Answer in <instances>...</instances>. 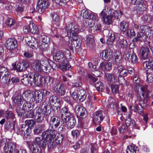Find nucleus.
<instances>
[{"instance_id":"f257e3e1","label":"nucleus","mask_w":153,"mask_h":153,"mask_svg":"<svg viewBox=\"0 0 153 153\" xmlns=\"http://www.w3.org/2000/svg\"><path fill=\"white\" fill-rule=\"evenodd\" d=\"M138 88L142 91V94L141 96L139 95H137V100L135 101V105L129 106L130 110L136 112L138 111V107L137 104L140 106L142 109L147 107L149 98L152 96L151 92L148 91L147 86L143 85H139Z\"/></svg>"},{"instance_id":"f03ea898","label":"nucleus","mask_w":153,"mask_h":153,"mask_svg":"<svg viewBox=\"0 0 153 153\" xmlns=\"http://www.w3.org/2000/svg\"><path fill=\"white\" fill-rule=\"evenodd\" d=\"M87 19L88 22V29L92 32L99 30L100 29L101 25L99 22L98 17L96 14L87 9Z\"/></svg>"},{"instance_id":"7ed1b4c3","label":"nucleus","mask_w":153,"mask_h":153,"mask_svg":"<svg viewBox=\"0 0 153 153\" xmlns=\"http://www.w3.org/2000/svg\"><path fill=\"white\" fill-rule=\"evenodd\" d=\"M107 9L108 8L105 7L99 15L104 24L109 25L112 23L113 18L114 17L117 19L121 13L120 10L115 11L113 9H111L108 11V15H107L106 12Z\"/></svg>"},{"instance_id":"20e7f679","label":"nucleus","mask_w":153,"mask_h":153,"mask_svg":"<svg viewBox=\"0 0 153 153\" xmlns=\"http://www.w3.org/2000/svg\"><path fill=\"white\" fill-rule=\"evenodd\" d=\"M50 125L52 128L56 129L58 132H61L65 129L64 124L60 118L57 116L51 117L49 121Z\"/></svg>"},{"instance_id":"39448f33","label":"nucleus","mask_w":153,"mask_h":153,"mask_svg":"<svg viewBox=\"0 0 153 153\" xmlns=\"http://www.w3.org/2000/svg\"><path fill=\"white\" fill-rule=\"evenodd\" d=\"M43 138L47 140L48 143V147L50 149L55 148L53 144V138L54 137L55 131L54 129H48L42 133Z\"/></svg>"},{"instance_id":"423d86ee","label":"nucleus","mask_w":153,"mask_h":153,"mask_svg":"<svg viewBox=\"0 0 153 153\" xmlns=\"http://www.w3.org/2000/svg\"><path fill=\"white\" fill-rule=\"evenodd\" d=\"M30 82L32 86H40L43 85L44 82L43 76L38 73L32 72L30 74Z\"/></svg>"},{"instance_id":"0eeeda50","label":"nucleus","mask_w":153,"mask_h":153,"mask_svg":"<svg viewBox=\"0 0 153 153\" xmlns=\"http://www.w3.org/2000/svg\"><path fill=\"white\" fill-rule=\"evenodd\" d=\"M66 29L70 39L74 38L75 39H77L79 29L76 25L74 24L73 25L71 23L68 24L66 25Z\"/></svg>"},{"instance_id":"6e6552de","label":"nucleus","mask_w":153,"mask_h":153,"mask_svg":"<svg viewBox=\"0 0 153 153\" xmlns=\"http://www.w3.org/2000/svg\"><path fill=\"white\" fill-rule=\"evenodd\" d=\"M70 53L68 49H66L64 53V54L62 52L58 51L53 55V58L54 60L56 62H65L66 59L70 56Z\"/></svg>"},{"instance_id":"1a4fd4ad","label":"nucleus","mask_w":153,"mask_h":153,"mask_svg":"<svg viewBox=\"0 0 153 153\" xmlns=\"http://www.w3.org/2000/svg\"><path fill=\"white\" fill-rule=\"evenodd\" d=\"M48 103L51 105L52 109L55 112H57L59 110L60 103L58 97L54 95H50L48 99Z\"/></svg>"},{"instance_id":"9d476101","label":"nucleus","mask_w":153,"mask_h":153,"mask_svg":"<svg viewBox=\"0 0 153 153\" xmlns=\"http://www.w3.org/2000/svg\"><path fill=\"white\" fill-rule=\"evenodd\" d=\"M32 68L35 70L40 72H48L49 71L50 69V65L47 64L43 65L39 60H35L32 64Z\"/></svg>"},{"instance_id":"9b49d317","label":"nucleus","mask_w":153,"mask_h":153,"mask_svg":"<svg viewBox=\"0 0 153 153\" xmlns=\"http://www.w3.org/2000/svg\"><path fill=\"white\" fill-rule=\"evenodd\" d=\"M143 0H131L130 4L136 7L137 13L141 14H142L146 9L143 4Z\"/></svg>"},{"instance_id":"f8f14e48","label":"nucleus","mask_w":153,"mask_h":153,"mask_svg":"<svg viewBox=\"0 0 153 153\" xmlns=\"http://www.w3.org/2000/svg\"><path fill=\"white\" fill-rule=\"evenodd\" d=\"M103 33L105 36H106L107 38L106 42L107 44L109 47H112L113 45V42L115 38L114 33L112 31L106 29L103 30Z\"/></svg>"},{"instance_id":"ddd939ff","label":"nucleus","mask_w":153,"mask_h":153,"mask_svg":"<svg viewBox=\"0 0 153 153\" xmlns=\"http://www.w3.org/2000/svg\"><path fill=\"white\" fill-rule=\"evenodd\" d=\"M16 144L10 139L6 140V142L4 147V150L5 153H13L15 150Z\"/></svg>"},{"instance_id":"4468645a","label":"nucleus","mask_w":153,"mask_h":153,"mask_svg":"<svg viewBox=\"0 0 153 153\" xmlns=\"http://www.w3.org/2000/svg\"><path fill=\"white\" fill-rule=\"evenodd\" d=\"M49 5L48 0H39L36 9L38 12L42 14Z\"/></svg>"},{"instance_id":"2eb2a0df","label":"nucleus","mask_w":153,"mask_h":153,"mask_svg":"<svg viewBox=\"0 0 153 153\" xmlns=\"http://www.w3.org/2000/svg\"><path fill=\"white\" fill-rule=\"evenodd\" d=\"M35 114L34 118L38 123H42L44 119V115L42 113V109L40 107L37 106L34 109Z\"/></svg>"},{"instance_id":"dca6fc26","label":"nucleus","mask_w":153,"mask_h":153,"mask_svg":"<svg viewBox=\"0 0 153 153\" xmlns=\"http://www.w3.org/2000/svg\"><path fill=\"white\" fill-rule=\"evenodd\" d=\"M100 56L104 60L110 61L113 57V51L110 49H106L100 53Z\"/></svg>"},{"instance_id":"f3484780","label":"nucleus","mask_w":153,"mask_h":153,"mask_svg":"<svg viewBox=\"0 0 153 153\" xmlns=\"http://www.w3.org/2000/svg\"><path fill=\"white\" fill-rule=\"evenodd\" d=\"M61 117L63 121H65L67 118L71 117L72 114L69 108L66 107H63L60 112Z\"/></svg>"},{"instance_id":"a211bd4d","label":"nucleus","mask_w":153,"mask_h":153,"mask_svg":"<svg viewBox=\"0 0 153 153\" xmlns=\"http://www.w3.org/2000/svg\"><path fill=\"white\" fill-rule=\"evenodd\" d=\"M75 112L76 114L79 116L81 119H83L85 118L86 117L85 111H86L85 108L79 105H77L75 107Z\"/></svg>"},{"instance_id":"6ab92c4d","label":"nucleus","mask_w":153,"mask_h":153,"mask_svg":"<svg viewBox=\"0 0 153 153\" xmlns=\"http://www.w3.org/2000/svg\"><path fill=\"white\" fill-rule=\"evenodd\" d=\"M103 116L102 111H97L94 114L93 120L94 123H100L103 120Z\"/></svg>"},{"instance_id":"aec40b11","label":"nucleus","mask_w":153,"mask_h":153,"mask_svg":"<svg viewBox=\"0 0 153 153\" xmlns=\"http://www.w3.org/2000/svg\"><path fill=\"white\" fill-rule=\"evenodd\" d=\"M124 56L126 60H128L132 63L135 64L137 62L138 59L136 55L131 52L125 53Z\"/></svg>"},{"instance_id":"412c9836","label":"nucleus","mask_w":153,"mask_h":153,"mask_svg":"<svg viewBox=\"0 0 153 153\" xmlns=\"http://www.w3.org/2000/svg\"><path fill=\"white\" fill-rule=\"evenodd\" d=\"M17 41L15 39H9L6 42L5 45L8 49L13 50L17 47Z\"/></svg>"},{"instance_id":"4be33fe9","label":"nucleus","mask_w":153,"mask_h":153,"mask_svg":"<svg viewBox=\"0 0 153 153\" xmlns=\"http://www.w3.org/2000/svg\"><path fill=\"white\" fill-rule=\"evenodd\" d=\"M35 140L36 145L42 148H45L47 145L48 146V142L45 139L43 138L42 139L40 137H36L35 138Z\"/></svg>"},{"instance_id":"5701e85b","label":"nucleus","mask_w":153,"mask_h":153,"mask_svg":"<svg viewBox=\"0 0 153 153\" xmlns=\"http://www.w3.org/2000/svg\"><path fill=\"white\" fill-rule=\"evenodd\" d=\"M10 73L7 71L1 74V76H2V78L1 79V82L8 85L10 82V76L9 78Z\"/></svg>"},{"instance_id":"b1692460","label":"nucleus","mask_w":153,"mask_h":153,"mask_svg":"<svg viewBox=\"0 0 153 153\" xmlns=\"http://www.w3.org/2000/svg\"><path fill=\"white\" fill-rule=\"evenodd\" d=\"M21 129L22 134L26 137L28 136L31 133V129L27 125H22Z\"/></svg>"},{"instance_id":"393cba45","label":"nucleus","mask_w":153,"mask_h":153,"mask_svg":"<svg viewBox=\"0 0 153 153\" xmlns=\"http://www.w3.org/2000/svg\"><path fill=\"white\" fill-rule=\"evenodd\" d=\"M64 122L66 123L68 128L71 129L74 126L76 121L71 116L67 118L65 121H63V123Z\"/></svg>"},{"instance_id":"a878e982","label":"nucleus","mask_w":153,"mask_h":153,"mask_svg":"<svg viewBox=\"0 0 153 153\" xmlns=\"http://www.w3.org/2000/svg\"><path fill=\"white\" fill-rule=\"evenodd\" d=\"M112 67V64L110 62H102L100 64L99 69L103 71L104 69L109 71L111 69Z\"/></svg>"},{"instance_id":"bb28decb","label":"nucleus","mask_w":153,"mask_h":153,"mask_svg":"<svg viewBox=\"0 0 153 153\" xmlns=\"http://www.w3.org/2000/svg\"><path fill=\"white\" fill-rule=\"evenodd\" d=\"M5 24L11 29H16L17 24L15 20L11 18L8 19L5 22Z\"/></svg>"},{"instance_id":"cd10ccee","label":"nucleus","mask_w":153,"mask_h":153,"mask_svg":"<svg viewBox=\"0 0 153 153\" xmlns=\"http://www.w3.org/2000/svg\"><path fill=\"white\" fill-rule=\"evenodd\" d=\"M128 74L127 70L124 69V68L122 69V71L119 74V75L120 76V77H122L121 79L122 81H121V80H120L119 78H118L119 82L122 85H123L126 84V81L124 79L123 77L126 76Z\"/></svg>"},{"instance_id":"c85d7f7f","label":"nucleus","mask_w":153,"mask_h":153,"mask_svg":"<svg viewBox=\"0 0 153 153\" xmlns=\"http://www.w3.org/2000/svg\"><path fill=\"white\" fill-rule=\"evenodd\" d=\"M105 76L108 82L111 83L116 82L118 79L117 77H115L114 74L111 73H106Z\"/></svg>"},{"instance_id":"c756f323","label":"nucleus","mask_w":153,"mask_h":153,"mask_svg":"<svg viewBox=\"0 0 153 153\" xmlns=\"http://www.w3.org/2000/svg\"><path fill=\"white\" fill-rule=\"evenodd\" d=\"M140 53L141 54L142 59L145 60L148 58L149 50L147 48L143 47L141 48Z\"/></svg>"},{"instance_id":"7c9ffc66","label":"nucleus","mask_w":153,"mask_h":153,"mask_svg":"<svg viewBox=\"0 0 153 153\" xmlns=\"http://www.w3.org/2000/svg\"><path fill=\"white\" fill-rule=\"evenodd\" d=\"M41 39L42 40V42L43 43L42 44H39V47L41 49H43V50L46 49V48L47 46L45 47V48L43 47L44 45H46L47 46V44L49 42V37L45 35L41 36Z\"/></svg>"},{"instance_id":"2f4dec72","label":"nucleus","mask_w":153,"mask_h":153,"mask_svg":"<svg viewBox=\"0 0 153 153\" xmlns=\"http://www.w3.org/2000/svg\"><path fill=\"white\" fill-rule=\"evenodd\" d=\"M70 93L71 94V97L75 100H77L79 95L78 91L77 89L73 87L71 88L70 91Z\"/></svg>"},{"instance_id":"473e14b6","label":"nucleus","mask_w":153,"mask_h":153,"mask_svg":"<svg viewBox=\"0 0 153 153\" xmlns=\"http://www.w3.org/2000/svg\"><path fill=\"white\" fill-rule=\"evenodd\" d=\"M27 39V38H26V39H25L26 43H27L28 45L32 49H36L37 48L39 47H40L39 44L38 45L36 40H35L34 41V40L32 39L31 41H29Z\"/></svg>"},{"instance_id":"72a5a7b5","label":"nucleus","mask_w":153,"mask_h":153,"mask_svg":"<svg viewBox=\"0 0 153 153\" xmlns=\"http://www.w3.org/2000/svg\"><path fill=\"white\" fill-rule=\"evenodd\" d=\"M138 148L134 144L127 146L126 152V153H137L138 152Z\"/></svg>"},{"instance_id":"f704fd0d","label":"nucleus","mask_w":153,"mask_h":153,"mask_svg":"<svg viewBox=\"0 0 153 153\" xmlns=\"http://www.w3.org/2000/svg\"><path fill=\"white\" fill-rule=\"evenodd\" d=\"M115 62L114 65L121 64L122 62V56L121 53L116 51L114 55Z\"/></svg>"},{"instance_id":"c9c22d12","label":"nucleus","mask_w":153,"mask_h":153,"mask_svg":"<svg viewBox=\"0 0 153 153\" xmlns=\"http://www.w3.org/2000/svg\"><path fill=\"white\" fill-rule=\"evenodd\" d=\"M35 99V102L38 103L40 102L42 99V96L41 94V92L39 91H37L35 92L34 94Z\"/></svg>"},{"instance_id":"e433bc0d","label":"nucleus","mask_w":153,"mask_h":153,"mask_svg":"<svg viewBox=\"0 0 153 153\" xmlns=\"http://www.w3.org/2000/svg\"><path fill=\"white\" fill-rule=\"evenodd\" d=\"M34 111V109L32 110V108L30 110L25 112L24 113V117L27 118H34L35 116V113Z\"/></svg>"},{"instance_id":"4c0bfd02","label":"nucleus","mask_w":153,"mask_h":153,"mask_svg":"<svg viewBox=\"0 0 153 153\" xmlns=\"http://www.w3.org/2000/svg\"><path fill=\"white\" fill-rule=\"evenodd\" d=\"M70 39L71 41L72 47L76 49L79 48L81 45L79 40L77 38V39H75L74 38H70Z\"/></svg>"},{"instance_id":"58836bf2","label":"nucleus","mask_w":153,"mask_h":153,"mask_svg":"<svg viewBox=\"0 0 153 153\" xmlns=\"http://www.w3.org/2000/svg\"><path fill=\"white\" fill-rule=\"evenodd\" d=\"M22 97L20 95H18L15 97L13 100V103L15 106H20L23 102L22 99Z\"/></svg>"},{"instance_id":"ea45409f","label":"nucleus","mask_w":153,"mask_h":153,"mask_svg":"<svg viewBox=\"0 0 153 153\" xmlns=\"http://www.w3.org/2000/svg\"><path fill=\"white\" fill-rule=\"evenodd\" d=\"M146 38V36L139 31L137 32V36L133 39L134 41H137L138 40L140 42L142 41Z\"/></svg>"},{"instance_id":"a19ab883","label":"nucleus","mask_w":153,"mask_h":153,"mask_svg":"<svg viewBox=\"0 0 153 153\" xmlns=\"http://www.w3.org/2000/svg\"><path fill=\"white\" fill-rule=\"evenodd\" d=\"M128 23L124 21L120 22L119 26L120 30L124 32L126 31L128 29Z\"/></svg>"},{"instance_id":"79ce46f5","label":"nucleus","mask_w":153,"mask_h":153,"mask_svg":"<svg viewBox=\"0 0 153 153\" xmlns=\"http://www.w3.org/2000/svg\"><path fill=\"white\" fill-rule=\"evenodd\" d=\"M144 67L147 69H150L151 70H153V61L149 60L148 61H146L143 62Z\"/></svg>"},{"instance_id":"37998d69","label":"nucleus","mask_w":153,"mask_h":153,"mask_svg":"<svg viewBox=\"0 0 153 153\" xmlns=\"http://www.w3.org/2000/svg\"><path fill=\"white\" fill-rule=\"evenodd\" d=\"M29 25L30 32L34 34L38 33L39 30L35 25L33 23H30Z\"/></svg>"},{"instance_id":"c03bdc74","label":"nucleus","mask_w":153,"mask_h":153,"mask_svg":"<svg viewBox=\"0 0 153 153\" xmlns=\"http://www.w3.org/2000/svg\"><path fill=\"white\" fill-rule=\"evenodd\" d=\"M92 61L94 62V64L91 62H89L88 63V65L89 68L91 71H93L96 68V65H97L98 62V59L96 58H94L93 59Z\"/></svg>"},{"instance_id":"a18cd8bd","label":"nucleus","mask_w":153,"mask_h":153,"mask_svg":"<svg viewBox=\"0 0 153 153\" xmlns=\"http://www.w3.org/2000/svg\"><path fill=\"white\" fill-rule=\"evenodd\" d=\"M131 123L132 125V126L135 129H139L140 127L137 125L135 121L131 120H126L125 121V123L127 126H129L131 124Z\"/></svg>"},{"instance_id":"49530a36","label":"nucleus","mask_w":153,"mask_h":153,"mask_svg":"<svg viewBox=\"0 0 153 153\" xmlns=\"http://www.w3.org/2000/svg\"><path fill=\"white\" fill-rule=\"evenodd\" d=\"M32 72H30L28 74V76L27 77V75H25V77H24L23 79H21V81L22 83L25 85H27L29 84L30 85V74H31Z\"/></svg>"},{"instance_id":"de8ad7c7","label":"nucleus","mask_w":153,"mask_h":153,"mask_svg":"<svg viewBox=\"0 0 153 153\" xmlns=\"http://www.w3.org/2000/svg\"><path fill=\"white\" fill-rule=\"evenodd\" d=\"M51 16L52 18L53 22L55 24L58 25L59 22V18L57 14L55 12H53L51 13Z\"/></svg>"},{"instance_id":"09e8293b","label":"nucleus","mask_w":153,"mask_h":153,"mask_svg":"<svg viewBox=\"0 0 153 153\" xmlns=\"http://www.w3.org/2000/svg\"><path fill=\"white\" fill-rule=\"evenodd\" d=\"M142 19L144 22L148 23L152 22L153 17L152 16L149 14H146L142 17Z\"/></svg>"},{"instance_id":"8fccbe9b","label":"nucleus","mask_w":153,"mask_h":153,"mask_svg":"<svg viewBox=\"0 0 153 153\" xmlns=\"http://www.w3.org/2000/svg\"><path fill=\"white\" fill-rule=\"evenodd\" d=\"M94 41L93 36H91L90 37L87 39V45L90 48H92L94 47Z\"/></svg>"},{"instance_id":"3c124183","label":"nucleus","mask_w":153,"mask_h":153,"mask_svg":"<svg viewBox=\"0 0 153 153\" xmlns=\"http://www.w3.org/2000/svg\"><path fill=\"white\" fill-rule=\"evenodd\" d=\"M149 27L146 25H142L140 27L139 32L146 36L149 31Z\"/></svg>"},{"instance_id":"603ef678","label":"nucleus","mask_w":153,"mask_h":153,"mask_svg":"<svg viewBox=\"0 0 153 153\" xmlns=\"http://www.w3.org/2000/svg\"><path fill=\"white\" fill-rule=\"evenodd\" d=\"M95 85L97 90L99 91H102L104 89V87L101 82L99 81L96 82Z\"/></svg>"},{"instance_id":"864d4df0","label":"nucleus","mask_w":153,"mask_h":153,"mask_svg":"<svg viewBox=\"0 0 153 153\" xmlns=\"http://www.w3.org/2000/svg\"><path fill=\"white\" fill-rule=\"evenodd\" d=\"M123 68L121 64H115L114 65V71H115L116 72H117V73L119 74Z\"/></svg>"},{"instance_id":"5fc2aeb1","label":"nucleus","mask_w":153,"mask_h":153,"mask_svg":"<svg viewBox=\"0 0 153 153\" xmlns=\"http://www.w3.org/2000/svg\"><path fill=\"white\" fill-rule=\"evenodd\" d=\"M31 91L30 90H28L22 94V97H23V99L25 100L26 101H28V100L31 97Z\"/></svg>"},{"instance_id":"6e6d98bb","label":"nucleus","mask_w":153,"mask_h":153,"mask_svg":"<svg viewBox=\"0 0 153 153\" xmlns=\"http://www.w3.org/2000/svg\"><path fill=\"white\" fill-rule=\"evenodd\" d=\"M121 39H120L119 44L121 47L124 49H126L127 47V41L123 39L122 36L121 37Z\"/></svg>"},{"instance_id":"4d7b16f0","label":"nucleus","mask_w":153,"mask_h":153,"mask_svg":"<svg viewBox=\"0 0 153 153\" xmlns=\"http://www.w3.org/2000/svg\"><path fill=\"white\" fill-rule=\"evenodd\" d=\"M103 71V70H102L99 69V66L98 70H93L92 71V73L94 76L99 77L102 75V72Z\"/></svg>"},{"instance_id":"13d9d810","label":"nucleus","mask_w":153,"mask_h":153,"mask_svg":"<svg viewBox=\"0 0 153 153\" xmlns=\"http://www.w3.org/2000/svg\"><path fill=\"white\" fill-rule=\"evenodd\" d=\"M51 106L48 104L45 105L43 108V110L45 114L47 115L49 114L51 112Z\"/></svg>"},{"instance_id":"bf43d9fd","label":"nucleus","mask_w":153,"mask_h":153,"mask_svg":"<svg viewBox=\"0 0 153 153\" xmlns=\"http://www.w3.org/2000/svg\"><path fill=\"white\" fill-rule=\"evenodd\" d=\"M5 117L7 119H13L14 115L12 111L7 110L5 112Z\"/></svg>"},{"instance_id":"052dcab7","label":"nucleus","mask_w":153,"mask_h":153,"mask_svg":"<svg viewBox=\"0 0 153 153\" xmlns=\"http://www.w3.org/2000/svg\"><path fill=\"white\" fill-rule=\"evenodd\" d=\"M28 101H26V102L24 103L23 105L22 109L24 112H26L27 111L30 110V109L32 108L31 106V104H30L28 103Z\"/></svg>"},{"instance_id":"680f3d73","label":"nucleus","mask_w":153,"mask_h":153,"mask_svg":"<svg viewBox=\"0 0 153 153\" xmlns=\"http://www.w3.org/2000/svg\"><path fill=\"white\" fill-rule=\"evenodd\" d=\"M91 153H97L98 149L97 144L95 143H91Z\"/></svg>"},{"instance_id":"e2e57ef3","label":"nucleus","mask_w":153,"mask_h":153,"mask_svg":"<svg viewBox=\"0 0 153 153\" xmlns=\"http://www.w3.org/2000/svg\"><path fill=\"white\" fill-rule=\"evenodd\" d=\"M43 79H44V82L43 83V85L44 84H48L50 83L51 80H52L53 78L50 76H43Z\"/></svg>"},{"instance_id":"0e129e2a","label":"nucleus","mask_w":153,"mask_h":153,"mask_svg":"<svg viewBox=\"0 0 153 153\" xmlns=\"http://www.w3.org/2000/svg\"><path fill=\"white\" fill-rule=\"evenodd\" d=\"M22 64L21 63L18 62L17 64L16 65L15 68L17 71L22 72L24 71L23 67L22 66Z\"/></svg>"},{"instance_id":"69168bd1","label":"nucleus","mask_w":153,"mask_h":153,"mask_svg":"<svg viewBox=\"0 0 153 153\" xmlns=\"http://www.w3.org/2000/svg\"><path fill=\"white\" fill-rule=\"evenodd\" d=\"M64 88L63 86H62L61 84L59 83H58L55 85L54 87L53 90L57 94L58 93V91L61 89Z\"/></svg>"},{"instance_id":"338daca9","label":"nucleus","mask_w":153,"mask_h":153,"mask_svg":"<svg viewBox=\"0 0 153 153\" xmlns=\"http://www.w3.org/2000/svg\"><path fill=\"white\" fill-rule=\"evenodd\" d=\"M112 92L114 93H117L119 92L118 86L117 85H113L111 86Z\"/></svg>"},{"instance_id":"774afa93","label":"nucleus","mask_w":153,"mask_h":153,"mask_svg":"<svg viewBox=\"0 0 153 153\" xmlns=\"http://www.w3.org/2000/svg\"><path fill=\"white\" fill-rule=\"evenodd\" d=\"M14 125L12 124L9 121H7L4 126L5 128L7 129H12L13 128Z\"/></svg>"}]
</instances>
